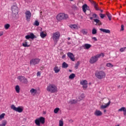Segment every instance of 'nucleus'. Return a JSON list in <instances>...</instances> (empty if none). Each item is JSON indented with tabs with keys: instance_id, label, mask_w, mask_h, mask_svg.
<instances>
[{
	"instance_id": "nucleus-1",
	"label": "nucleus",
	"mask_w": 126,
	"mask_h": 126,
	"mask_svg": "<svg viewBox=\"0 0 126 126\" xmlns=\"http://www.w3.org/2000/svg\"><path fill=\"white\" fill-rule=\"evenodd\" d=\"M103 104H105V105L102 104L100 106V110H103V113L106 114L107 110L105 109L108 108V107L110 106V104H111V100L108 98H105L103 100Z\"/></svg>"
},
{
	"instance_id": "nucleus-2",
	"label": "nucleus",
	"mask_w": 126,
	"mask_h": 126,
	"mask_svg": "<svg viewBox=\"0 0 126 126\" xmlns=\"http://www.w3.org/2000/svg\"><path fill=\"white\" fill-rule=\"evenodd\" d=\"M46 90L50 93H56V92H58V87L54 84H49L47 86Z\"/></svg>"
},
{
	"instance_id": "nucleus-3",
	"label": "nucleus",
	"mask_w": 126,
	"mask_h": 126,
	"mask_svg": "<svg viewBox=\"0 0 126 126\" xmlns=\"http://www.w3.org/2000/svg\"><path fill=\"white\" fill-rule=\"evenodd\" d=\"M56 18L58 21H61V20H67L69 17L67 14L60 13L57 15Z\"/></svg>"
},
{
	"instance_id": "nucleus-4",
	"label": "nucleus",
	"mask_w": 126,
	"mask_h": 126,
	"mask_svg": "<svg viewBox=\"0 0 126 126\" xmlns=\"http://www.w3.org/2000/svg\"><path fill=\"white\" fill-rule=\"evenodd\" d=\"M100 57H105V54H104V53H101L100 54H97L94 56L92 57L90 60V63L92 64L95 63H96V62H98V59L100 58Z\"/></svg>"
},
{
	"instance_id": "nucleus-5",
	"label": "nucleus",
	"mask_w": 126,
	"mask_h": 126,
	"mask_svg": "<svg viewBox=\"0 0 126 126\" xmlns=\"http://www.w3.org/2000/svg\"><path fill=\"white\" fill-rule=\"evenodd\" d=\"M95 75L98 79H104L106 77V73L104 71H97L95 73Z\"/></svg>"
},
{
	"instance_id": "nucleus-6",
	"label": "nucleus",
	"mask_w": 126,
	"mask_h": 126,
	"mask_svg": "<svg viewBox=\"0 0 126 126\" xmlns=\"http://www.w3.org/2000/svg\"><path fill=\"white\" fill-rule=\"evenodd\" d=\"M12 15L13 17H16L18 15L19 8L17 7V5H13L11 7Z\"/></svg>"
},
{
	"instance_id": "nucleus-7",
	"label": "nucleus",
	"mask_w": 126,
	"mask_h": 126,
	"mask_svg": "<svg viewBox=\"0 0 126 126\" xmlns=\"http://www.w3.org/2000/svg\"><path fill=\"white\" fill-rule=\"evenodd\" d=\"M61 37V33L59 32H55L53 33L52 38L53 39L54 42H58L60 40V37Z\"/></svg>"
},
{
	"instance_id": "nucleus-8",
	"label": "nucleus",
	"mask_w": 126,
	"mask_h": 126,
	"mask_svg": "<svg viewBox=\"0 0 126 126\" xmlns=\"http://www.w3.org/2000/svg\"><path fill=\"white\" fill-rule=\"evenodd\" d=\"M34 123L35 125L38 126H40V123L43 125V124H45V118L41 117L39 118L36 119Z\"/></svg>"
},
{
	"instance_id": "nucleus-9",
	"label": "nucleus",
	"mask_w": 126,
	"mask_h": 126,
	"mask_svg": "<svg viewBox=\"0 0 126 126\" xmlns=\"http://www.w3.org/2000/svg\"><path fill=\"white\" fill-rule=\"evenodd\" d=\"M11 109L18 113H22L23 112V107L20 106L16 107L15 105L13 104L11 106Z\"/></svg>"
},
{
	"instance_id": "nucleus-10",
	"label": "nucleus",
	"mask_w": 126,
	"mask_h": 126,
	"mask_svg": "<svg viewBox=\"0 0 126 126\" xmlns=\"http://www.w3.org/2000/svg\"><path fill=\"white\" fill-rule=\"evenodd\" d=\"M40 59L35 58L31 60L30 63L31 65H36L40 63Z\"/></svg>"
},
{
	"instance_id": "nucleus-11",
	"label": "nucleus",
	"mask_w": 126,
	"mask_h": 126,
	"mask_svg": "<svg viewBox=\"0 0 126 126\" xmlns=\"http://www.w3.org/2000/svg\"><path fill=\"white\" fill-rule=\"evenodd\" d=\"M17 79L19 80L21 82L25 83V84H27L28 83V80L25 78V77L23 76H20L17 77Z\"/></svg>"
},
{
	"instance_id": "nucleus-12",
	"label": "nucleus",
	"mask_w": 126,
	"mask_h": 126,
	"mask_svg": "<svg viewBox=\"0 0 126 126\" xmlns=\"http://www.w3.org/2000/svg\"><path fill=\"white\" fill-rule=\"evenodd\" d=\"M26 19L28 22H29L31 20V12L30 11H26L25 12Z\"/></svg>"
},
{
	"instance_id": "nucleus-13",
	"label": "nucleus",
	"mask_w": 126,
	"mask_h": 126,
	"mask_svg": "<svg viewBox=\"0 0 126 126\" xmlns=\"http://www.w3.org/2000/svg\"><path fill=\"white\" fill-rule=\"evenodd\" d=\"M26 39H27V40H28L29 39H35V38H36V35H34L33 33H30V35H27L25 36Z\"/></svg>"
},
{
	"instance_id": "nucleus-14",
	"label": "nucleus",
	"mask_w": 126,
	"mask_h": 126,
	"mask_svg": "<svg viewBox=\"0 0 126 126\" xmlns=\"http://www.w3.org/2000/svg\"><path fill=\"white\" fill-rule=\"evenodd\" d=\"M67 56H68V58L72 61V62H74L75 61V58H74V55L71 52H68L67 54Z\"/></svg>"
},
{
	"instance_id": "nucleus-15",
	"label": "nucleus",
	"mask_w": 126,
	"mask_h": 126,
	"mask_svg": "<svg viewBox=\"0 0 126 126\" xmlns=\"http://www.w3.org/2000/svg\"><path fill=\"white\" fill-rule=\"evenodd\" d=\"M94 115L96 117H100L103 115V113L99 110H96L94 112Z\"/></svg>"
},
{
	"instance_id": "nucleus-16",
	"label": "nucleus",
	"mask_w": 126,
	"mask_h": 126,
	"mask_svg": "<svg viewBox=\"0 0 126 126\" xmlns=\"http://www.w3.org/2000/svg\"><path fill=\"white\" fill-rule=\"evenodd\" d=\"M88 8H89V6H88V5H87V4H84L82 6L83 11L85 13H86V10H88Z\"/></svg>"
},
{
	"instance_id": "nucleus-17",
	"label": "nucleus",
	"mask_w": 126,
	"mask_h": 126,
	"mask_svg": "<svg viewBox=\"0 0 126 126\" xmlns=\"http://www.w3.org/2000/svg\"><path fill=\"white\" fill-rule=\"evenodd\" d=\"M91 47H92L91 44H90L88 43L85 44L83 46V48H84L85 50H89V49H90Z\"/></svg>"
},
{
	"instance_id": "nucleus-18",
	"label": "nucleus",
	"mask_w": 126,
	"mask_h": 126,
	"mask_svg": "<svg viewBox=\"0 0 126 126\" xmlns=\"http://www.w3.org/2000/svg\"><path fill=\"white\" fill-rule=\"evenodd\" d=\"M94 22H95V25L97 26H100V25H102V22L100 21V20L94 19Z\"/></svg>"
},
{
	"instance_id": "nucleus-19",
	"label": "nucleus",
	"mask_w": 126,
	"mask_h": 126,
	"mask_svg": "<svg viewBox=\"0 0 126 126\" xmlns=\"http://www.w3.org/2000/svg\"><path fill=\"white\" fill-rule=\"evenodd\" d=\"M91 3H92V4H93L96 10H99V8H98V4L95 3V2L93 0L91 1Z\"/></svg>"
},
{
	"instance_id": "nucleus-20",
	"label": "nucleus",
	"mask_w": 126,
	"mask_h": 126,
	"mask_svg": "<svg viewBox=\"0 0 126 126\" xmlns=\"http://www.w3.org/2000/svg\"><path fill=\"white\" fill-rule=\"evenodd\" d=\"M99 30L100 31H101V32H103V33H106L107 34H110L111 33L110 30L100 29Z\"/></svg>"
},
{
	"instance_id": "nucleus-21",
	"label": "nucleus",
	"mask_w": 126,
	"mask_h": 126,
	"mask_svg": "<svg viewBox=\"0 0 126 126\" xmlns=\"http://www.w3.org/2000/svg\"><path fill=\"white\" fill-rule=\"evenodd\" d=\"M53 69L55 73H59L61 71V68L58 67V66H55Z\"/></svg>"
},
{
	"instance_id": "nucleus-22",
	"label": "nucleus",
	"mask_w": 126,
	"mask_h": 126,
	"mask_svg": "<svg viewBox=\"0 0 126 126\" xmlns=\"http://www.w3.org/2000/svg\"><path fill=\"white\" fill-rule=\"evenodd\" d=\"M23 47H24L25 48L30 47V45L28 44V42H27V40H25L24 41V42L22 44Z\"/></svg>"
},
{
	"instance_id": "nucleus-23",
	"label": "nucleus",
	"mask_w": 126,
	"mask_h": 126,
	"mask_svg": "<svg viewBox=\"0 0 126 126\" xmlns=\"http://www.w3.org/2000/svg\"><path fill=\"white\" fill-rule=\"evenodd\" d=\"M106 14L110 21L112 20V15L109 13V12H106Z\"/></svg>"
},
{
	"instance_id": "nucleus-24",
	"label": "nucleus",
	"mask_w": 126,
	"mask_h": 126,
	"mask_svg": "<svg viewBox=\"0 0 126 126\" xmlns=\"http://www.w3.org/2000/svg\"><path fill=\"white\" fill-rule=\"evenodd\" d=\"M30 92L31 94H32V95H35L37 93V90L34 89H32L30 90Z\"/></svg>"
},
{
	"instance_id": "nucleus-25",
	"label": "nucleus",
	"mask_w": 126,
	"mask_h": 126,
	"mask_svg": "<svg viewBox=\"0 0 126 126\" xmlns=\"http://www.w3.org/2000/svg\"><path fill=\"white\" fill-rule=\"evenodd\" d=\"M119 112H124V114H126V107H122L119 109Z\"/></svg>"
},
{
	"instance_id": "nucleus-26",
	"label": "nucleus",
	"mask_w": 126,
	"mask_h": 126,
	"mask_svg": "<svg viewBox=\"0 0 126 126\" xmlns=\"http://www.w3.org/2000/svg\"><path fill=\"white\" fill-rule=\"evenodd\" d=\"M62 67H63V68H67V67H68V64L65 62H63L62 63Z\"/></svg>"
},
{
	"instance_id": "nucleus-27",
	"label": "nucleus",
	"mask_w": 126,
	"mask_h": 126,
	"mask_svg": "<svg viewBox=\"0 0 126 126\" xmlns=\"http://www.w3.org/2000/svg\"><path fill=\"white\" fill-rule=\"evenodd\" d=\"M7 124V121L6 120H3L2 124H0V126H5Z\"/></svg>"
},
{
	"instance_id": "nucleus-28",
	"label": "nucleus",
	"mask_w": 126,
	"mask_h": 126,
	"mask_svg": "<svg viewBox=\"0 0 126 126\" xmlns=\"http://www.w3.org/2000/svg\"><path fill=\"white\" fill-rule=\"evenodd\" d=\"M81 33L83 34V35H87V30L86 29H82L81 30Z\"/></svg>"
},
{
	"instance_id": "nucleus-29",
	"label": "nucleus",
	"mask_w": 126,
	"mask_h": 126,
	"mask_svg": "<svg viewBox=\"0 0 126 126\" xmlns=\"http://www.w3.org/2000/svg\"><path fill=\"white\" fill-rule=\"evenodd\" d=\"M85 97V96L84 95V94H82L79 97V99H78V101H81V100H82V99L84 98Z\"/></svg>"
},
{
	"instance_id": "nucleus-30",
	"label": "nucleus",
	"mask_w": 126,
	"mask_h": 126,
	"mask_svg": "<svg viewBox=\"0 0 126 126\" xmlns=\"http://www.w3.org/2000/svg\"><path fill=\"white\" fill-rule=\"evenodd\" d=\"M15 90L17 93H19L20 92V88L19 87V86L18 85L16 86Z\"/></svg>"
},
{
	"instance_id": "nucleus-31",
	"label": "nucleus",
	"mask_w": 126,
	"mask_h": 126,
	"mask_svg": "<svg viewBox=\"0 0 126 126\" xmlns=\"http://www.w3.org/2000/svg\"><path fill=\"white\" fill-rule=\"evenodd\" d=\"M71 8L74 9V10H78V7H77V6H76L75 4L72 5Z\"/></svg>"
},
{
	"instance_id": "nucleus-32",
	"label": "nucleus",
	"mask_w": 126,
	"mask_h": 126,
	"mask_svg": "<svg viewBox=\"0 0 126 126\" xmlns=\"http://www.w3.org/2000/svg\"><path fill=\"white\" fill-rule=\"evenodd\" d=\"M40 37H41L42 38H44L47 36V34L46 33H44V32H40Z\"/></svg>"
},
{
	"instance_id": "nucleus-33",
	"label": "nucleus",
	"mask_w": 126,
	"mask_h": 126,
	"mask_svg": "<svg viewBox=\"0 0 126 126\" xmlns=\"http://www.w3.org/2000/svg\"><path fill=\"white\" fill-rule=\"evenodd\" d=\"M75 77V74L74 73H72L69 76V79H73Z\"/></svg>"
},
{
	"instance_id": "nucleus-34",
	"label": "nucleus",
	"mask_w": 126,
	"mask_h": 126,
	"mask_svg": "<svg viewBox=\"0 0 126 126\" xmlns=\"http://www.w3.org/2000/svg\"><path fill=\"white\" fill-rule=\"evenodd\" d=\"M70 27L71 29H77V25H71Z\"/></svg>"
},
{
	"instance_id": "nucleus-35",
	"label": "nucleus",
	"mask_w": 126,
	"mask_h": 126,
	"mask_svg": "<svg viewBox=\"0 0 126 126\" xmlns=\"http://www.w3.org/2000/svg\"><path fill=\"white\" fill-rule=\"evenodd\" d=\"M79 64H80V63L79 62V61H78L77 63L75 64L74 67L75 69H77V68H78V66H79Z\"/></svg>"
},
{
	"instance_id": "nucleus-36",
	"label": "nucleus",
	"mask_w": 126,
	"mask_h": 126,
	"mask_svg": "<svg viewBox=\"0 0 126 126\" xmlns=\"http://www.w3.org/2000/svg\"><path fill=\"white\" fill-rule=\"evenodd\" d=\"M80 84L83 86V85H86L87 84H88V83H87V81L84 80L83 81H81Z\"/></svg>"
},
{
	"instance_id": "nucleus-37",
	"label": "nucleus",
	"mask_w": 126,
	"mask_h": 126,
	"mask_svg": "<svg viewBox=\"0 0 126 126\" xmlns=\"http://www.w3.org/2000/svg\"><path fill=\"white\" fill-rule=\"evenodd\" d=\"M126 47H123L120 49V52H121V53H124V52H126Z\"/></svg>"
},
{
	"instance_id": "nucleus-38",
	"label": "nucleus",
	"mask_w": 126,
	"mask_h": 126,
	"mask_svg": "<svg viewBox=\"0 0 126 126\" xmlns=\"http://www.w3.org/2000/svg\"><path fill=\"white\" fill-rule=\"evenodd\" d=\"M77 102H78V99L77 100H74V99H73V100H71V101H70V103L71 104H76V103H77Z\"/></svg>"
},
{
	"instance_id": "nucleus-39",
	"label": "nucleus",
	"mask_w": 126,
	"mask_h": 126,
	"mask_svg": "<svg viewBox=\"0 0 126 126\" xmlns=\"http://www.w3.org/2000/svg\"><path fill=\"white\" fill-rule=\"evenodd\" d=\"M10 27V25H9V24H7L4 25V28L6 30H7V29H8V28H9Z\"/></svg>"
},
{
	"instance_id": "nucleus-40",
	"label": "nucleus",
	"mask_w": 126,
	"mask_h": 126,
	"mask_svg": "<svg viewBox=\"0 0 126 126\" xmlns=\"http://www.w3.org/2000/svg\"><path fill=\"white\" fill-rule=\"evenodd\" d=\"M4 116H5V113H2V114L0 115V121H1L2 119L4 118Z\"/></svg>"
},
{
	"instance_id": "nucleus-41",
	"label": "nucleus",
	"mask_w": 126,
	"mask_h": 126,
	"mask_svg": "<svg viewBox=\"0 0 126 126\" xmlns=\"http://www.w3.org/2000/svg\"><path fill=\"white\" fill-rule=\"evenodd\" d=\"M106 66L107 67H113L114 66V65H113L112 63H107L106 64Z\"/></svg>"
},
{
	"instance_id": "nucleus-42",
	"label": "nucleus",
	"mask_w": 126,
	"mask_h": 126,
	"mask_svg": "<svg viewBox=\"0 0 126 126\" xmlns=\"http://www.w3.org/2000/svg\"><path fill=\"white\" fill-rule=\"evenodd\" d=\"M59 111H60V108H56L54 110V112L55 114H58Z\"/></svg>"
},
{
	"instance_id": "nucleus-43",
	"label": "nucleus",
	"mask_w": 126,
	"mask_h": 126,
	"mask_svg": "<svg viewBox=\"0 0 126 126\" xmlns=\"http://www.w3.org/2000/svg\"><path fill=\"white\" fill-rule=\"evenodd\" d=\"M97 33V30H96V29H93L92 30V34H93V35H95V34Z\"/></svg>"
},
{
	"instance_id": "nucleus-44",
	"label": "nucleus",
	"mask_w": 126,
	"mask_h": 126,
	"mask_svg": "<svg viewBox=\"0 0 126 126\" xmlns=\"http://www.w3.org/2000/svg\"><path fill=\"white\" fill-rule=\"evenodd\" d=\"M34 25H35V26H39L40 25V23L38 21H35Z\"/></svg>"
},
{
	"instance_id": "nucleus-45",
	"label": "nucleus",
	"mask_w": 126,
	"mask_h": 126,
	"mask_svg": "<svg viewBox=\"0 0 126 126\" xmlns=\"http://www.w3.org/2000/svg\"><path fill=\"white\" fill-rule=\"evenodd\" d=\"M99 16L100 17L103 19V18H104V17H105V16H106V15L105 14H102V13H100L99 14Z\"/></svg>"
},
{
	"instance_id": "nucleus-46",
	"label": "nucleus",
	"mask_w": 126,
	"mask_h": 126,
	"mask_svg": "<svg viewBox=\"0 0 126 126\" xmlns=\"http://www.w3.org/2000/svg\"><path fill=\"white\" fill-rule=\"evenodd\" d=\"M59 126H63V122L62 120L59 121Z\"/></svg>"
},
{
	"instance_id": "nucleus-47",
	"label": "nucleus",
	"mask_w": 126,
	"mask_h": 126,
	"mask_svg": "<svg viewBox=\"0 0 126 126\" xmlns=\"http://www.w3.org/2000/svg\"><path fill=\"white\" fill-rule=\"evenodd\" d=\"M87 87H88V84L83 85V88L84 89H86Z\"/></svg>"
},
{
	"instance_id": "nucleus-48",
	"label": "nucleus",
	"mask_w": 126,
	"mask_h": 126,
	"mask_svg": "<svg viewBox=\"0 0 126 126\" xmlns=\"http://www.w3.org/2000/svg\"><path fill=\"white\" fill-rule=\"evenodd\" d=\"M93 17L94 18H97V14H93Z\"/></svg>"
},
{
	"instance_id": "nucleus-49",
	"label": "nucleus",
	"mask_w": 126,
	"mask_h": 126,
	"mask_svg": "<svg viewBox=\"0 0 126 126\" xmlns=\"http://www.w3.org/2000/svg\"><path fill=\"white\" fill-rule=\"evenodd\" d=\"M125 28V26H124V25H121V31H124V28Z\"/></svg>"
},
{
	"instance_id": "nucleus-50",
	"label": "nucleus",
	"mask_w": 126,
	"mask_h": 126,
	"mask_svg": "<svg viewBox=\"0 0 126 126\" xmlns=\"http://www.w3.org/2000/svg\"><path fill=\"white\" fill-rule=\"evenodd\" d=\"M37 76H41V73L39 71H38L36 74Z\"/></svg>"
},
{
	"instance_id": "nucleus-51",
	"label": "nucleus",
	"mask_w": 126,
	"mask_h": 126,
	"mask_svg": "<svg viewBox=\"0 0 126 126\" xmlns=\"http://www.w3.org/2000/svg\"><path fill=\"white\" fill-rule=\"evenodd\" d=\"M93 40H94L95 41H97V38L96 37H92Z\"/></svg>"
},
{
	"instance_id": "nucleus-52",
	"label": "nucleus",
	"mask_w": 126,
	"mask_h": 126,
	"mask_svg": "<svg viewBox=\"0 0 126 126\" xmlns=\"http://www.w3.org/2000/svg\"><path fill=\"white\" fill-rule=\"evenodd\" d=\"M3 35V32H0V36H2Z\"/></svg>"
},
{
	"instance_id": "nucleus-53",
	"label": "nucleus",
	"mask_w": 126,
	"mask_h": 126,
	"mask_svg": "<svg viewBox=\"0 0 126 126\" xmlns=\"http://www.w3.org/2000/svg\"><path fill=\"white\" fill-rule=\"evenodd\" d=\"M62 59H65V55H63L62 56Z\"/></svg>"
},
{
	"instance_id": "nucleus-54",
	"label": "nucleus",
	"mask_w": 126,
	"mask_h": 126,
	"mask_svg": "<svg viewBox=\"0 0 126 126\" xmlns=\"http://www.w3.org/2000/svg\"><path fill=\"white\" fill-rule=\"evenodd\" d=\"M93 17H90V19H91V20H92V19H93Z\"/></svg>"
},
{
	"instance_id": "nucleus-55",
	"label": "nucleus",
	"mask_w": 126,
	"mask_h": 126,
	"mask_svg": "<svg viewBox=\"0 0 126 126\" xmlns=\"http://www.w3.org/2000/svg\"><path fill=\"white\" fill-rule=\"evenodd\" d=\"M70 1H74V0H69Z\"/></svg>"
},
{
	"instance_id": "nucleus-56",
	"label": "nucleus",
	"mask_w": 126,
	"mask_h": 126,
	"mask_svg": "<svg viewBox=\"0 0 126 126\" xmlns=\"http://www.w3.org/2000/svg\"><path fill=\"white\" fill-rule=\"evenodd\" d=\"M67 40H70V38L69 37H68Z\"/></svg>"
},
{
	"instance_id": "nucleus-57",
	"label": "nucleus",
	"mask_w": 126,
	"mask_h": 126,
	"mask_svg": "<svg viewBox=\"0 0 126 126\" xmlns=\"http://www.w3.org/2000/svg\"><path fill=\"white\" fill-rule=\"evenodd\" d=\"M91 2L93 1V0H89Z\"/></svg>"
},
{
	"instance_id": "nucleus-58",
	"label": "nucleus",
	"mask_w": 126,
	"mask_h": 126,
	"mask_svg": "<svg viewBox=\"0 0 126 126\" xmlns=\"http://www.w3.org/2000/svg\"><path fill=\"white\" fill-rule=\"evenodd\" d=\"M101 12H103V10H100Z\"/></svg>"
},
{
	"instance_id": "nucleus-59",
	"label": "nucleus",
	"mask_w": 126,
	"mask_h": 126,
	"mask_svg": "<svg viewBox=\"0 0 126 126\" xmlns=\"http://www.w3.org/2000/svg\"><path fill=\"white\" fill-rule=\"evenodd\" d=\"M69 71L70 72H71V70H69Z\"/></svg>"
}]
</instances>
